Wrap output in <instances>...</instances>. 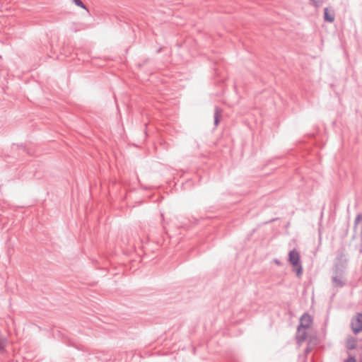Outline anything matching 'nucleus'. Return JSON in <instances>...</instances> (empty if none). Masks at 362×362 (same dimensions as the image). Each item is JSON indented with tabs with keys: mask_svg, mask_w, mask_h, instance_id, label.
Instances as JSON below:
<instances>
[{
	"mask_svg": "<svg viewBox=\"0 0 362 362\" xmlns=\"http://www.w3.org/2000/svg\"><path fill=\"white\" fill-rule=\"evenodd\" d=\"M288 261L293 267V270L296 272V275L300 276L303 272L302 265L300 261L299 252L293 249L288 253Z\"/></svg>",
	"mask_w": 362,
	"mask_h": 362,
	"instance_id": "1",
	"label": "nucleus"
},
{
	"mask_svg": "<svg viewBox=\"0 0 362 362\" xmlns=\"http://www.w3.org/2000/svg\"><path fill=\"white\" fill-rule=\"evenodd\" d=\"M300 323L298 326L297 331V341L298 343H302L307 338V333L305 331V329L308 327L312 322L313 318H299Z\"/></svg>",
	"mask_w": 362,
	"mask_h": 362,
	"instance_id": "2",
	"label": "nucleus"
},
{
	"mask_svg": "<svg viewBox=\"0 0 362 362\" xmlns=\"http://www.w3.org/2000/svg\"><path fill=\"white\" fill-rule=\"evenodd\" d=\"M335 264H344L346 266L347 259L346 258L345 250L344 248H341L337 252V255L335 259Z\"/></svg>",
	"mask_w": 362,
	"mask_h": 362,
	"instance_id": "3",
	"label": "nucleus"
},
{
	"mask_svg": "<svg viewBox=\"0 0 362 362\" xmlns=\"http://www.w3.org/2000/svg\"><path fill=\"white\" fill-rule=\"evenodd\" d=\"M351 326L353 332L358 334L362 331V318H354L351 322Z\"/></svg>",
	"mask_w": 362,
	"mask_h": 362,
	"instance_id": "4",
	"label": "nucleus"
},
{
	"mask_svg": "<svg viewBox=\"0 0 362 362\" xmlns=\"http://www.w3.org/2000/svg\"><path fill=\"white\" fill-rule=\"evenodd\" d=\"M346 266L339 264H334L333 275L343 276Z\"/></svg>",
	"mask_w": 362,
	"mask_h": 362,
	"instance_id": "5",
	"label": "nucleus"
},
{
	"mask_svg": "<svg viewBox=\"0 0 362 362\" xmlns=\"http://www.w3.org/2000/svg\"><path fill=\"white\" fill-rule=\"evenodd\" d=\"M343 276L333 275L332 277V284L334 287L341 288L345 283L341 280Z\"/></svg>",
	"mask_w": 362,
	"mask_h": 362,
	"instance_id": "6",
	"label": "nucleus"
},
{
	"mask_svg": "<svg viewBox=\"0 0 362 362\" xmlns=\"http://www.w3.org/2000/svg\"><path fill=\"white\" fill-rule=\"evenodd\" d=\"M334 13L333 11H329L328 8L324 9V19L325 21L332 23L334 21Z\"/></svg>",
	"mask_w": 362,
	"mask_h": 362,
	"instance_id": "7",
	"label": "nucleus"
},
{
	"mask_svg": "<svg viewBox=\"0 0 362 362\" xmlns=\"http://www.w3.org/2000/svg\"><path fill=\"white\" fill-rule=\"evenodd\" d=\"M222 110L218 107L214 108V125L218 126L221 121Z\"/></svg>",
	"mask_w": 362,
	"mask_h": 362,
	"instance_id": "8",
	"label": "nucleus"
},
{
	"mask_svg": "<svg viewBox=\"0 0 362 362\" xmlns=\"http://www.w3.org/2000/svg\"><path fill=\"white\" fill-rule=\"evenodd\" d=\"M73 1L76 6L88 11L86 5L81 0H73Z\"/></svg>",
	"mask_w": 362,
	"mask_h": 362,
	"instance_id": "9",
	"label": "nucleus"
},
{
	"mask_svg": "<svg viewBox=\"0 0 362 362\" xmlns=\"http://www.w3.org/2000/svg\"><path fill=\"white\" fill-rule=\"evenodd\" d=\"M310 1L313 2L314 6H319L322 4L323 0H310Z\"/></svg>",
	"mask_w": 362,
	"mask_h": 362,
	"instance_id": "10",
	"label": "nucleus"
},
{
	"mask_svg": "<svg viewBox=\"0 0 362 362\" xmlns=\"http://www.w3.org/2000/svg\"><path fill=\"white\" fill-rule=\"evenodd\" d=\"M76 24H73V27L71 28V29L74 31V32H76L78 30H80L82 29L81 28V25H79V27H76Z\"/></svg>",
	"mask_w": 362,
	"mask_h": 362,
	"instance_id": "11",
	"label": "nucleus"
},
{
	"mask_svg": "<svg viewBox=\"0 0 362 362\" xmlns=\"http://www.w3.org/2000/svg\"><path fill=\"white\" fill-rule=\"evenodd\" d=\"M344 362H356V358L354 356H349Z\"/></svg>",
	"mask_w": 362,
	"mask_h": 362,
	"instance_id": "12",
	"label": "nucleus"
},
{
	"mask_svg": "<svg viewBox=\"0 0 362 362\" xmlns=\"http://www.w3.org/2000/svg\"><path fill=\"white\" fill-rule=\"evenodd\" d=\"M355 346H356V345L354 344H350L348 345L347 347H348L349 349H353L355 348Z\"/></svg>",
	"mask_w": 362,
	"mask_h": 362,
	"instance_id": "13",
	"label": "nucleus"
},
{
	"mask_svg": "<svg viewBox=\"0 0 362 362\" xmlns=\"http://www.w3.org/2000/svg\"><path fill=\"white\" fill-rule=\"evenodd\" d=\"M300 317H310V315L307 313H304Z\"/></svg>",
	"mask_w": 362,
	"mask_h": 362,
	"instance_id": "14",
	"label": "nucleus"
},
{
	"mask_svg": "<svg viewBox=\"0 0 362 362\" xmlns=\"http://www.w3.org/2000/svg\"><path fill=\"white\" fill-rule=\"evenodd\" d=\"M355 317H362V313H357Z\"/></svg>",
	"mask_w": 362,
	"mask_h": 362,
	"instance_id": "15",
	"label": "nucleus"
},
{
	"mask_svg": "<svg viewBox=\"0 0 362 362\" xmlns=\"http://www.w3.org/2000/svg\"><path fill=\"white\" fill-rule=\"evenodd\" d=\"M276 262L277 264H279V261H278V260H276Z\"/></svg>",
	"mask_w": 362,
	"mask_h": 362,
	"instance_id": "16",
	"label": "nucleus"
},
{
	"mask_svg": "<svg viewBox=\"0 0 362 362\" xmlns=\"http://www.w3.org/2000/svg\"><path fill=\"white\" fill-rule=\"evenodd\" d=\"M1 59V56H0V59Z\"/></svg>",
	"mask_w": 362,
	"mask_h": 362,
	"instance_id": "17",
	"label": "nucleus"
},
{
	"mask_svg": "<svg viewBox=\"0 0 362 362\" xmlns=\"http://www.w3.org/2000/svg\"><path fill=\"white\" fill-rule=\"evenodd\" d=\"M360 362H362V359L360 361Z\"/></svg>",
	"mask_w": 362,
	"mask_h": 362,
	"instance_id": "18",
	"label": "nucleus"
}]
</instances>
